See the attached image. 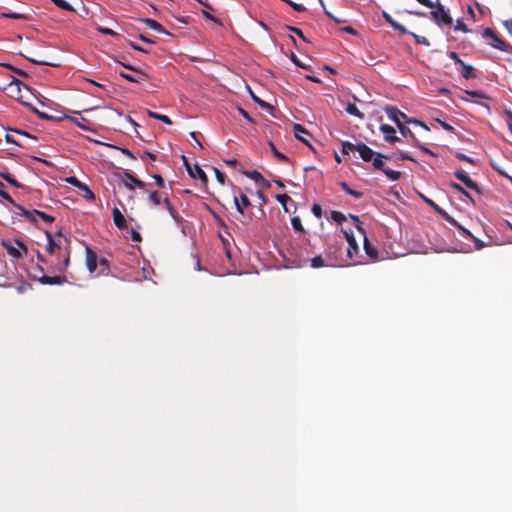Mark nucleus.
<instances>
[{
    "mask_svg": "<svg viewBox=\"0 0 512 512\" xmlns=\"http://www.w3.org/2000/svg\"><path fill=\"white\" fill-rule=\"evenodd\" d=\"M384 111L388 115V117L396 124L398 127L399 125L405 123H414L416 125H420L426 130H429V128L421 121L409 118L405 113L401 112L397 107L395 106H387L385 107Z\"/></svg>",
    "mask_w": 512,
    "mask_h": 512,
    "instance_id": "1",
    "label": "nucleus"
},
{
    "mask_svg": "<svg viewBox=\"0 0 512 512\" xmlns=\"http://www.w3.org/2000/svg\"><path fill=\"white\" fill-rule=\"evenodd\" d=\"M383 159H389V156L377 154L373 161V168L381 170L390 180L397 181L401 177V172L384 167Z\"/></svg>",
    "mask_w": 512,
    "mask_h": 512,
    "instance_id": "2",
    "label": "nucleus"
},
{
    "mask_svg": "<svg viewBox=\"0 0 512 512\" xmlns=\"http://www.w3.org/2000/svg\"><path fill=\"white\" fill-rule=\"evenodd\" d=\"M483 36L489 38L491 40L490 45L503 52H512V47L507 44L503 39L498 37L495 31L489 27L485 28L483 31Z\"/></svg>",
    "mask_w": 512,
    "mask_h": 512,
    "instance_id": "3",
    "label": "nucleus"
},
{
    "mask_svg": "<svg viewBox=\"0 0 512 512\" xmlns=\"http://www.w3.org/2000/svg\"><path fill=\"white\" fill-rule=\"evenodd\" d=\"M431 17L437 24L451 25L452 18L449 13L444 9L443 5L437 3L434 5L433 10L430 12Z\"/></svg>",
    "mask_w": 512,
    "mask_h": 512,
    "instance_id": "4",
    "label": "nucleus"
},
{
    "mask_svg": "<svg viewBox=\"0 0 512 512\" xmlns=\"http://www.w3.org/2000/svg\"><path fill=\"white\" fill-rule=\"evenodd\" d=\"M183 164L188 172V174L194 178V179H200L204 184L208 182L207 175L205 172L201 169L200 166L197 164L194 165V167H191V165L188 162V159L185 156H182Z\"/></svg>",
    "mask_w": 512,
    "mask_h": 512,
    "instance_id": "5",
    "label": "nucleus"
},
{
    "mask_svg": "<svg viewBox=\"0 0 512 512\" xmlns=\"http://www.w3.org/2000/svg\"><path fill=\"white\" fill-rule=\"evenodd\" d=\"M357 230L363 236V246L365 253L369 256L371 260H376L378 258V250L370 243L369 239L367 238L365 229L362 226L358 225Z\"/></svg>",
    "mask_w": 512,
    "mask_h": 512,
    "instance_id": "6",
    "label": "nucleus"
},
{
    "mask_svg": "<svg viewBox=\"0 0 512 512\" xmlns=\"http://www.w3.org/2000/svg\"><path fill=\"white\" fill-rule=\"evenodd\" d=\"M37 270H39L41 273H44V269L40 265L37 266ZM38 281L43 285H62L66 282V278L61 276H48L42 274V276L38 278Z\"/></svg>",
    "mask_w": 512,
    "mask_h": 512,
    "instance_id": "7",
    "label": "nucleus"
},
{
    "mask_svg": "<svg viewBox=\"0 0 512 512\" xmlns=\"http://www.w3.org/2000/svg\"><path fill=\"white\" fill-rule=\"evenodd\" d=\"M454 176L461 181L467 188L474 190L478 194L481 193V190L478 186V184L472 180L464 171L457 170L454 172Z\"/></svg>",
    "mask_w": 512,
    "mask_h": 512,
    "instance_id": "8",
    "label": "nucleus"
},
{
    "mask_svg": "<svg viewBox=\"0 0 512 512\" xmlns=\"http://www.w3.org/2000/svg\"><path fill=\"white\" fill-rule=\"evenodd\" d=\"M343 233H344L346 241L348 242L347 256H348V258L352 259L355 255H357L359 253V247H358L357 241L352 232L343 230Z\"/></svg>",
    "mask_w": 512,
    "mask_h": 512,
    "instance_id": "9",
    "label": "nucleus"
},
{
    "mask_svg": "<svg viewBox=\"0 0 512 512\" xmlns=\"http://www.w3.org/2000/svg\"><path fill=\"white\" fill-rule=\"evenodd\" d=\"M124 177L128 181H124L123 180V184L130 191H133L135 189V187H138L140 189H144L145 186H146L145 182L139 180L136 176H134L130 172L125 171L124 172Z\"/></svg>",
    "mask_w": 512,
    "mask_h": 512,
    "instance_id": "10",
    "label": "nucleus"
},
{
    "mask_svg": "<svg viewBox=\"0 0 512 512\" xmlns=\"http://www.w3.org/2000/svg\"><path fill=\"white\" fill-rule=\"evenodd\" d=\"M357 152L359 153V156L362 158V160L365 162H373L376 155L379 154L378 152L373 151L365 143H358Z\"/></svg>",
    "mask_w": 512,
    "mask_h": 512,
    "instance_id": "11",
    "label": "nucleus"
},
{
    "mask_svg": "<svg viewBox=\"0 0 512 512\" xmlns=\"http://www.w3.org/2000/svg\"><path fill=\"white\" fill-rule=\"evenodd\" d=\"M86 265L90 273L95 272L97 269V254L90 247H86Z\"/></svg>",
    "mask_w": 512,
    "mask_h": 512,
    "instance_id": "12",
    "label": "nucleus"
},
{
    "mask_svg": "<svg viewBox=\"0 0 512 512\" xmlns=\"http://www.w3.org/2000/svg\"><path fill=\"white\" fill-rule=\"evenodd\" d=\"M380 131L383 133L385 141L389 143L399 141V138L396 136V131L391 125L382 124L380 126Z\"/></svg>",
    "mask_w": 512,
    "mask_h": 512,
    "instance_id": "13",
    "label": "nucleus"
},
{
    "mask_svg": "<svg viewBox=\"0 0 512 512\" xmlns=\"http://www.w3.org/2000/svg\"><path fill=\"white\" fill-rule=\"evenodd\" d=\"M45 235L48 240L46 250L49 254H55L57 251L61 249V241L54 239L52 233L49 231H45Z\"/></svg>",
    "mask_w": 512,
    "mask_h": 512,
    "instance_id": "14",
    "label": "nucleus"
},
{
    "mask_svg": "<svg viewBox=\"0 0 512 512\" xmlns=\"http://www.w3.org/2000/svg\"><path fill=\"white\" fill-rule=\"evenodd\" d=\"M135 73H136V75L128 74L125 72H120L119 75L122 78H124L125 80H127L129 82H133V83H140V82L146 80L147 78H149L148 75L141 70H136Z\"/></svg>",
    "mask_w": 512,
    "mask_h": 512,
    "instance_id": "15",
    "label": "nucleus"
},
{
    "mask_svg": "<svg viewBox=\"0 0 512 512\" xmlns=\"http://www.w3.org/2000/svg\"><path fill=\"white\" fill-rule=\"evenodd\" d=\"M112 217H113V222L117 228L125 229L127 227L126 219L117 207H114L112 209Z\"/></svg>",
    "mask_w": 512,
    "mask_h": 512,
    "instance_id": "16",
    "label": "nucleus"
},
{
    "mask_svg": "<svg viewBox=\"0 0 512 512\" xmlns=\"http://www.w3.org/2000/svg\"><path fill=\"white\" fill-rule=\"evenodd\" d=\"M293 132L296 139L305 143L308 147L312 148L308 140L304 138V134L309 135V132L301 124H294Z\"/></svg>",
    "mask_w": 512,
    "mask_h": 512,
    "instance_id": "17",
    "label": "nucleus"
},
{
    "mask_svg": "<svg viewBox=\"0 0 512 512\" xmlns=\"http://www.w3.org/2000/svg\"><path fill=\"white\" fill-rule=\"evenodd\" d=\"M139 21L146 24L150 29H153L157 31L158 33L162 34H169V32L166 31V29L156 20L151 18H140Z\"/></svg>",
    "mask_w": 512,
    "mask_h": 512,
    "instance_id": "18",
    "label": "nucleus"
},
{
    "mask_svg": "<svg viewBox=\"0 0 512 512\" xmlns=\"http://www.w3.org/2000/svg\"><path fill=\"white\" fill-rule=\"evenodd\" d=\"M2 246L6 249L7 253L15 259H20L24 256L22 251L14 247L9 241H3Z\"/></svg>",
    "mask_w": 512,
    "mask_h": 512,
    "instance_id": "19",
    "label": "nucleus"
},
{
    "mask_svg": "<svg viewBox=\"0 0 512 512\" xmlns=\"http://www.w3.org/2000/svg\"><path fill=\"white\" fill-rule=\"evenodd\" d=\"M234 203L237 211L241 214L244 213V208L251 205L249 198L244 194L240 196V201L237 197H234Z\"/></svg>",
    "mask_w": 512,
    "mask_h": 512,
    "instance_id": "20",
    "label": "nucleus"
},
{
    "mask_svg": "<svg viewBox=\"0 0 512 512\" xmlns=\"http://www.w3.org/2000/svg\"><path fill=\"white\" fill-rule=\"evenodd\" d=\"M460 67H461L460 73H461L463 78L469 80V79H473V78L476 77V75L474 74V67L473 66L468 65V64L463 62V64H460Z\"/></svg>",
    "mask_w": 512,
    "mask_h": 512,
    "instance_id": "21",
    "label": "nucleus"
},
{
    "mask_svg": "<svg viewBox=\"0 0 512 512\" xmlns=\"http://www.w3.org/2000/svg\"><path fill=\"white\" fill-rule=\"evenodd\" d=\"M383 18L385 19V21L387 23H389L395 30H398L400 31L401 33H406V29L404 26H402L401 24H399L398 22H396L392 16L387 13V12H383Z\"/></svg>",
    "mask_w": 512,
    "mask_h": 512,
    "instance_id": "22",
    "label": "nucleus"
},
{
    "mask_svg": "<svg viewBox=\"0 0 512 512\" xmlns=\"http://www.w3.org/2000/svg\"><path fill=\"white\" fill-rule=\"evenodd\" d=\"M246 175L250 179H252V180H254L256 182H262L263 186L266 187V188L270 186V183L268 181H266L263 178L262 174L259 171H257V170H253V171L247 172Z\"/></svg>",
    "mask_w": 512,
    "mask_h": 512,
    "instance_id": "23",
    "label": "nucleus"
},
{
    "mask_svg": "<svg viewBox=\"0 0 512 512\" xmlns=\"http://www.w3.org/2000/svg\"><path fill=\"white\" fill-rule=\"evenodd\" d=\"M339 186L342 188L343 191H345L347 194L351 195L355 199H360L363 197L362 192L351 189L346 182H340Z\"/></svg>",
    "mask_w": 512,
    "mask_h": 512,
    "instance_id": "24",
    "label": "nucleus"
},
{
    "mask_svg": "<svg viewBox=\"0 0 512 512\" xmlns=\"http://www.w3.org/2000/svg\"><path fill=\"white\" fill-rule=\"evenodd\" d=\"M445 219L451 223L453 226H455L463 235L469 237V238H472L473 237V234L467 230L466 228H464L462 225H460L456 220H454L453 218L449 217L448 215L445 217Z\"/></svg>",
    "mask_w": 512,
    "mask_h": 512,
    "instance_id": "25",
    "label": "nucleus"
},
{
    "mask_svg": "<svg viewBox=\"0 0 512 512\" xmlns=\"http://www.w3.org/2000/svg\"><path fill=\"white\" fill-rule=\"evenodd\" d=\"M445 219L451 223L453 226H455L463 235L469 237V238H472L473 237V234L467 230L466 228H464L462 225H460L456 220H454L453 218L449 217L448 215L445 217Z\"/></svg>",
    "mask_w": 512,
    "mask_h": 512,
    "instance_id": "26",
    "label": "nucleus"
},
{
    "mask_svg": "<svg viewBox=\"0 0 512 512\" xmlns=\"http://www.w3.org/2000/svg\"><path fill=\"white\" fill-rule=\"evenodd\" d=\"M0 177L7 181L10 185L16 188H20L21 184L14 178L8 171L0 172Z\"/></svg>",
    "mask_w": 512,
    "mask_h": 512,
    "instance_id": "27",
    "label": "nucleus"
},
{
    "mask_svg": "<svg viewBox=\"0 0 512 512\" xmlns=\"http://www.w3.org/2000/svg\"><path fill=\"white\" fill-rule=\"evenodd\" d=\"M346 112L350 115H353L359 119L364 118V114L357 108V106L353 103H349L346 107Z\"/></svg>",
    "mask_w": 512,
    "mask_h": 512,
    "instance_id": "28",
    "label": "nucleus"
},
{
    "mask_svg": "<svg viewBox=\"0 0 512 512\" xmlns=\"http://www.w3.org/2000/svg\"><path fill=\"white\" fill-rule=\"evenodd\" d=\"M163 203L166 207V209L168 210L169 214L171 215V217L174 219V220H178L179 218V214L178 212L176 211V209L173 207V205L171 204L170 200L168 197H165L163 199Z\"/></svg>",
    "mask_w": 512,
    "mask_h": 512,
    "instance_id": "29",
    "label": "nucleus"
},
{
    "mask_svg": "<svg viewBox=\"0 0 512 512\" xmlns=\"http://www.w3.org/2000/svg\"><path fill=\"white\" fill-rule=\"evenodd\" d=\"M269 146L271 148V151L273 153V155L279 160V161H282V162H290V159L284 155L283 153L279 152L276 148V146L274 145L273 142H269Z\"/></svg>",
    "mask_w": 512,
    "mask_h": 512,
    "instance_id": "30",
    "label": "nucleus"
},
{
    "mask_svg": "<svg viewBox=\"0 0 512 512\" xmlns=\"http://www.w3.org/2000/svg\"><path fill=\"white\" fill-rule=\"evenodd\" d=\"M491 164V167L498 172V174H500L501 176H504L506 178H508L511 182H512V176H510L506 170L504 169V167L500 164H498L497 162L495 161H491L490 162Z\"/></svg>",
    "mask_w": 512,
    "mask_h": 512,
    "instance_id": "31",
    "label": "nucleus"
},
{
    "mask_svg": "<svg viewBox=\"0 0 512 512\" xmlns=\"http://www.w3.org/2000/svg\"><path fill=\"white\" fill-rule=\"evenodd\" d=\"M148 116L157 120H160L161 122L165 124H172V120L167 116L163 114H158L156 112L148 111Z\"/></svg>",
    "mask_w": 512,
    "mask_h": 512,
    "instance_id": "32",
    "label": "nucleus"
},
{
    "mask_svg": "<svg viewBox=\"0 0 512 512\" xmlns=\"http://www.w3.org/2000/svg\"><path fill=\"white\" fill-rule=\"evenodd\" d=\"M357 150H358V144H353L349 141L342 142V153L343 154H349L350 152L357 151Z\"/></svg>",
    "mask_w": 512,
    "mask_h": 512,
    "instance_id": "33",
    "label": "nucleus"
},
{
    "mask_svg": "<svg viewBox=\"0 0 512 512\" xmlns=\"http://www.w3.org/2000/svg\"><path fill=\"white\" fill-rule=\"evenodd\" d=\"M250 94H251V97L252 99L262 108V109H265L267 111H271L273 109L272 105H270L269 103L263 101L262 99H260L259 97H257L252 91H250Z\"/></svg>",
    "mask_w": 512,
    "mask_h": 512,
    "instance_id": "34",
    "label": "nucleus"
},
{
    "mask_svg": "<svg viewBox=\"0 0 512 512\" xmlns=\"http://www.w3.org/2000/svg\"><path fill=\"white\" fill-rule=\"evenodd\" d=\"M69 264H70V251L67 249L64 259H63V263L57 267V271L60 273H64L66 271L67 267L69 266Z\"/></svg>",
    "mask_w": 512,
    "mask_h": 512,
    "instance_id": "35",
    "label": "nucleus"
},
{
    "mask_svg": "<svg viewBox=\"0 0 512 512\" xmlns=\"http://www.w3.org/2000/svg\"><path fill=\"white\" fill-rule=\"evenodd\" d=\"M398 129L404 137H411L413 139V142L417 141V138L415 137L413 132L408 127H406L404 123L399 125Z\"/></svg>",
    "mask_w": 512,
    "mask_h": 512,
    "instance_id": "36",
    "label": "nucleus"
},
{
    "mask_svg": "<svg viewBox=\"0 0 512 512\" xmlns=\"http://www.w3.org/2000/svg\"><path fill=\"white\" fill-rule=\"evenodd\" d=\"M331 219L337 224H342L346 221V216L342 212L334 210L331 212Z\"/></svg>",
    "mask_w": 512,
    "mask_h": 512,
    "instance_id": "37",
    "label": "nucleus"
},
{
    "mask_svg": "<svg viewBox=\"0 0 512 512\" xmlns=\"http://www.w3.org/2000/svg\"><path fill=\"white\" fill-rule=\"evenodd\" d=\"M57 7L65 11H74L73 7L65 0H51Z\"/></svg>",
    "mask_w": 512,
    "mask_h": 512,
    "instance_id": "38",
    "label": "nucleus"
},
{
    "mask_svg": "<svg viewBox=\"0 0 512 512\" xmlns=\"http://www.w3.org/2000/svg\"><path fill=\"white\" fill-rule=\"evenodd\" d=\"M275 198L283 206V209L288 212L287 202L290 201L291 198L287 194H278Z\"/></svg>",
    "mask_w": 512,
    "mask_h": 512,
    "instance_id": "39",
    "label": "nucleus"
},
{
    "mask_svg": "<svg viewBox=\"0 0 512 512\" xmlns=\"http://www.w3.org/2000/svg\"><path fill=\"white\" fill-rule=\"evenodd\" d=\"M291 225L295 231L304 232V227L302 225L301 219L298 216H295L291 219Z\"/></svg>",
    "mask_w": 512,
    "mask_h": 512,
    "instance_id": "40",
    "label": "nucleus"
},
{
    "mask_svg": "<svg viewBox=\"0 0 512 512\" xmlns=\"http://www.w3.org/2000/svg\"><path fill=\"white\" fill-rule=\"evenodd\" d=\"M34 213H37V216L39 218H41L46 223H50L51 224L55 220V218L52 215L47 214V213L42 212V211H39V210L35 209Z\"/></svg>",
    "mask_w": 512,
    "mask_h": 512,
    "instance_id": "41",
    "label": "nucleus"
},
{
    "mask_svg": "<svg viewBox=\"0 0 512 512\" xmlns=\"http://www.w3.org/2000/svg\"><path fill=\"white\" fill-rule=\"evenodd\" d=\"M323 266H325V262L321 255H317L311 259V267L320 268Z\"/></svg>",
    "mask_w": 512,
    "mask_h": 512,
    "instance_id": "42",
    "label": "nucleus"
},
{
    "mask_svg": "<svg viewBox=\"0 0 512 512\" xmlns=\"http://www.w3.org/2000/svg\"><path fill=\"white\" fill-rule=\"evenodd\" d=\"M423 200L428 204L430 205L431 207H433L439 214H441L444 218L448 215L446 212H444L441 208H439V206L437 204H435L431 199L425 197V196H422Z\"/></svg>",
    "mask_w": 512,
    "mask_h": 512,
    "instance_id": "43",
    "label": "nucleus"
},
{
    "mask_svg": "<svg viewBox=\"0 0 512 512\" xmlns=\"http://www.w3.org/2000/svg\"><path fill=\"white\" fill-rule=\"evenodd\" d=\"M79 190L83 191V197L88 201H94L95 200V194L92 192V190L85 184V188H80Z\"/></svg>",
    "mask_w": 512,
    "mask_h": 512,
    "instance_id": "44",
    "label": "nucleus"
},
{
    "mask_svg": "<svg viewBox=\"0 0 512 512\" xmlns=\"http://www.w3.org/2000/svg\"><path fill=\"white\" fill-rule=\"evenodd\" d=\"M148 198L155 206H158L161 203L160 193L157 191L150 192Z\"/></svg>",
    "mask_w": 512,
    "mask_h": 512,
    "instance_id": "45",
    "label": "nucleus"
},
{
    "mask_svg": "<svg viewBox=\"0 0 512 512\" xmlns=\"http://www.w3.org/2000/svg\"><path fill=\"white\" fill-rule=\"evenodd\" d=\"M66 182L73 185L74 187L80 189V188H85V183L81 182L80 180H78L76 177L74 176H71V177H68L66 179Z\"/></svg>",
    "mask_w": 512,
    "mask_h": 512,
    "instance_id": "46",
    "label": "nucleus"
},
{
    "mask_svg": "<svg viewBox=\"0 0 512 512\" xmlns=\"http://www.w3.org/2000/svg\"><path fill=\"white\" fill-rule=\"evenodd\" d=\"M450 187H451L452 189H454L455 191H457V192H459V193L463 194L465 197H467V198H470V199H471L470 194H469V193H468V192H467V191H466V190H465V189H464L460 184L455 183V182H451V183H450Z\"/></svg>",
    "mask_w": 512,
    "mask_h": 512,
    "instance_id": "47",
    "label": "nucleus"
},
{
    "mask_svg": "<svg viewBox=\"0 0 512 512\" xmlns=\"http://www.w3.org/2000/svg\"><path fill=\"white\" fill-rule=\"evenodd\" d=\"M465 93L471 97L488 99V97L482 92L478 90H466Z\"/></svg>",
    "mask_w": 512,
    "mask_h": 512,
    "instance_id": "48",
    "label": "nucleus"
},
{
    "mask_svg": "<svg viewBox=\"0 0 512 512\" xmlns=\"http://www.w3.org/2000/svg\"><path fill=\"white\" fill-rule=\"evenodd\" d=\"M416 147H418L423 153L429 154L431 156H436V154L427 148L426 146L422 145L418 140L413 142Z\"/></svg>",
    "mask_w": 512,
    "mask_h": 512,
    "instance_id": "49",
    "label": "nucleus"
},
{
    "mask_svg": "<svg viewBox=\"0 0 512 512\" xmlns=\"http://www.w3.org/2000/svg\"><path fill=\"white\" fill-rule=\"evenodd\" d=\"M454 30L462 31L464 33H467L469 31V29L467 28L466 24L462 20H460V19H458L456 21V25L454 26Z\"/></svg>",
    "mask_w": 512,
    "mask_h": 512,
    "instance_id": "50",
    "label": "nucleus"
},
{
    "mask_svg": "<svg viewBox=\"0 0 512 512\" xmlns=\"http://www.w3.org/2000/svg\"><path fill=\"white\" fill-rule=\"evenodd\" d=\"M286 3L297 12H304L306 10L302 4L295 3L292 0H288Z\"/></svg>",
    "mask_w": 512,
    "mask_h": 512,
    "instance_id": "51",
    "label": "nucleus"
},
{
    "mask_svg": "<svg viewBox=\"0 0 512 512\" xmlns=\"http://www.w3.org/2000/svg\"><path fill=\"white\" fill-rule=\"evenodd\" d=\"M288 30L295 33L297 36H299L303 41L307 42L306 37L303 34V31L300 28L293 27V26H286Z\"/></svg>",
    "mask_w": 512,
    "mask_h": 512,
    "instance_id": "52",
    "label": "nucleus"
},
{
    "mask_svg": "<svg viewBox=\"0 0 512 512\" xmlns=\"http://www.w3.org/2000/svg\"><path fill=\"white\" fill-rule=\"evenodd\" d=\"M2 17L9 19H26V16L20 13H2Z\"/></svg>",
    "mask_w": 512,
    "mask_h": 512,
    "instance_id": "53",
    "label": "nucleus"
},
{
    "mask_svg": "<svg viewBox=\"0 0 512 512\" xmlns=\"http://www.w3.org/2000/svg\"><path fill=\"white\" fill-rule=\"evenodd\" d=\"M411 34L413 35V37L415 38L417 43L422 44L424 46H429L430 45V42H429V40L426 37L419 36V35H416L414 33H411Z\"/></svg>",
    "mask_w": 512,
    "mask_h": 512,
    "instance_id": "54",
    "label": "nucleus"
},
{
    "mask_svg": "<svg viewBox=\"0 0 512 512\" xmlns=\"http://www.w3.org/2000/svg\"><path fill=\"white\" fill-rule=\"evenodd\" d=\"M18 210H19V214L21 216H31L33 213H30V210H27L25 209L22 205H19V204H13Z\"/></svg>",
    "mask_w": 512,
    "mask_h": 512,
    "instance_id": "55",
    "label": "nucleus"
},
{
    "mask_svg": "<svg viewBox=\"0 0 512 512\" xmlns=\"http://www.w3.org/2000/svg\"><path fill=\"white\" fill-rule=\"evenodd\" d=\"M214 172H215V176H216V179L217 181L223 185L225 183V174L222 173L220 170H218L217 168H214Z\"/></svg>",
    "mask_w": 512,
    "mask_h": 512,
    "instance_id": "56",
    "label": "nucleus"
},
{
    "mask_svg": "<svg viewBox=\"0 0 512 512\" xmlns=\"http://www.w3.org/2000/svg\"><path fill=\"white\" fill-rule=\"evenodd\" d=\"M471 239H472V240H473V242L475 243V248H476L477 250H481V249H483L484 247H486V246H487V244H486V243H484V242H483V241H481L480 239L476 238L474 235H473V237H472Z\"/></svg>",
    "mask_w": 512,
    "mask_h": 512,
    "instance_id": "57",
    "label": "nucleus"
},
{
    "mask_svg": "<svg viewBox=\"0 0 512 512\" xmlns=\"http://www.w3.org/2000/svg\"><path fill=\"white\" fill-rule=\"evenodd\" d=\"M312 213L317 217V218H321L322 217V208L319 204H314L312 206Z\"/></svg>",
    "mask_w": 512,
    "mask_h": 512,
    "instance_id": "58",
    "label": "nucleus"
},
{
    "mask_svg": "<svg viewBox=\"0 0 512 512\" xmlns=\"http://www.w3.org/2000/svg\"><path fill=\"white\" fill-rule=\"evenodd\" d=\"M436 121L441 125V127H442L444 130H446V131H448V132H454V127H453L452 125H450V124H448L447 122L442 121V120H440V119H437Z\"/></svg>",
    "mask_w": 512,
    "mask_h": 512,
    "instance_id": "59",
    "label": "nucleus"
},
{
    "mask_svg": "<svg viewBox=\"0 0 512 512\" xmlns=\"http://www.w3.org/2000/svg\"><path fill=\"white\" fill-rule=\"evenodd\" d=\"M0 197H2L4 200L8 201L12 205L15 204V201L13 200V198L7 192H5L2 189V187L0 188Z\"/></svg>",
    "mask_w": 512,
    "mask_h": 512,
    "instance_id": "60",
    "label": "nucleus"
},
{
    "mask_svg": "<svg viewBox=\"0 0 512 512\" xmlns=\"http://www.w3.org/2000/svg\"><path fill=\"white\" fill-rule=\"evenodd\" d=\"M153 179L155 180V183L156 185L159 187V188H163L164 185H165V182H164V179L162 178L161 175L159 174H154L153 175Z\"/></svg>",
    "mask_w": 512,
    "mask_h": 512,
    "instance_id": "61",
    "label": "nucleus"
},
{
    "mask_svg": "<svg viewBox=\"0 0 512 512\" xmlns=\"http://www.w3.org/2000/svg\"><path fill=\"white\" fill-rule=\"evenodd\" d=\"M130 235H131V239L134 242H140L142 240L140 233L138 231H136L135 229H131Z\"/></svg>",
    "mask_w": 512,
    "mask_h": 512,
    "instance_id": "62",
    "label": "nucleus"
},
{
    "mask_svg": "<svg viewBox=\"0 0 512 512\" xmlns=\"http://www.w3.org/2000/svg\"><path fill=\"white\" fill-rule=\"evenodd\" d=\"M503 26L507 30V32L512 36V19L505 20L503 22Z\"/></svg>",
    "mask_w": 512,
    "mask_h": 512,
    "instance_id": "63",
    "label": "nucleus"
},
{
    "mask_svg": "<svg viewBox=\"0 0 512 512\" xmlns=\"http://www.w3.org/2000/svg\"><path fill=\"white\" fill-rule=\"evenodd\" d=\"M505 114L507 116V126L508 129L512 132V111H505Z\"/></svg>",
    "mask_w": 512,
    "mask_h": 512,
    "instance_id": "64",
    "label": "nucleus"
}]
</instances>
